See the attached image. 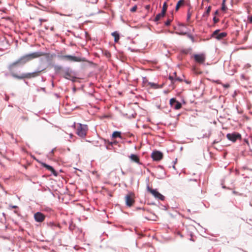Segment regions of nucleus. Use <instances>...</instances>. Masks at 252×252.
<instances>
[{
    "instance_id": "obj_7",
    "label": "nucleus",
    "mask_w": 252,
    "mask_h": 252,
    "mask_svg": "<svg viewBox=\"0 0 252 252\" xmlns=\"http://www.w3.org/2000/svg\"><path fill=\"white\" fill-rule=\"evenodd\" d=\"M193 58L195 61L200 64L204 63L206 59L205 55L204 54H195Z\"/></svg>"
},
{
    "instance_id": "obj_36",
    "label": "nucleus",
    "mask_w": 252,
    "mask_h": 252,
    "mask_svg": "<svg viewBox=\"0 0 252 252\" xmlns=\"http://www.w3.org/2000/svg\"><path fill=\"white\" fill-rule=\"evenodd\" d=\"M169 79H170V80L172 82H173V81H174L173 77L170 76L169 77Z\"/></svg>"
},
{
    "instance_id": "obj_2",
    "label": "nucleus",
    "mask_w": 252,
    "mask_h": 252,
    "mask_svg": "<svg viewBox=\"0 0 252 252\" xmlns=\"http://www.w3.org/2000/svg\"><path fill=\"white\" fill-rule=\"evenodd\" d=\"M40 55L41 54H39V53H37V52H36L29 54H26L22 56L19 59L21 62V64H24L27 62H29L34 59L40 57Z\"/></svg>"
},
{
    "instance_id": "obj_23",
    "label": "nucleus",
    "mask_w": 252,
    "mask_h": 252,
    "mask_svg": "<svg viewBox=\"0 0 252 252\" xmlns=\"http://www.w3.org/2000/svg\"><path fill=\"white\" fill-rule=\"evenodd\" d=\"M142 80L143 86L145 87H148V83H149L150 82L148 81L147 78L146 77H143Z\"/></svg>"
},
{
    "instance_id": "obj_25",
    "label": "nucleus",
    "mask_w": 252,
    "mask_h": 252,
    "mask_svg": "<svg viewBox=\"0 0 252 252\" xmlns=\"http://www.w3.org/2000/svg\"><path fill=\"white\" fill-rule=\"evenodd\" d=\"M167 3L166 2H165L163 3V6H162V10H161V12H162V13H164V14L166 13V10H167Z\"/></svg>"
},
{
    "instance_id": "obj_21",
    "label": "nucleus",
    "mask_w": 252,
    "mask_h": 252,
    "mask_svg": "<svg viewBox=\"0 0 252 252\" xmlns=\"http://www.w3.org/2000/svg\"><path fill=\"white\" fill-rule=\"evenodd\" d=\"M147 87L149 88L154 89H156L160 88L158 84L155 83H152V82H149V83H148V87Z\"/></svg>"
},
{
    "instance_id": "obj_44",
    "label": "nucleus",
    "mask_w": 252,
    "mask_h": 252,
    "mask_svg": "<svg viewBox=\"0 0 252 252\" xmlns=\"http://www.w3.org/2000/svg\"><path fill=\"white\" fill-rule=\"evenodd\" d=\"M217 143V142L216 141H214L213 142V143Z\"/></svg>"
},
{
    "instance_id": "obj_1",
    "label": "nucleus",
    "mask_w": 252,
    "mask_h": 252,
    "mask_svg": "<svg viewBox=\"0 0 252 252\" xmlns=\"http://www.w3.org/2000/svg\"><path fill=\"white\" fill-rule=\"evenodd\" d=\"M46 69V68H44L42 69L41 70H38L37 71H35L32 73H28L26 74H23L21 76H19L16 74H12V75L13 77L19 79H23L25 78H34L37 76H38L40 75L41 72L42 71H45Z\"/></svg>"
},
{
    "instance_id": "obj_28",
    "label": "nucleus",
    "mask_w": 252,
    "mask_h": 252,
    "mask_svg": "<svg viewBox=\"0 0 252 252\" xmlns=\"http://www.w3.org/2000/svg\"><path fill=\"white\" fill-rule=\"evenodd\" d=\"M177 101L175 98H171L170 100V104L172 106H173Z\"/></svg>"
},
{
    "instance_id": "obj_39",
    "label": "nucleus",
    "mask_w": 252,
    "mask_h": 252,
    "mask_svg": "<svg viewBox=\"0 0 252 252\" xmlns=\"http://www.w3.org/2000/svg\"><path fill=\"white\" fill-rule=\"evenodd\" d=\"M177 234H178V235H180L181 237H183V236L182 235L181 233L180 232H178L177 233Z\"/></svg>"
},
{
    "instance_id": "obj_43",
    "label": "nucleus",
    "mask_w": 252,
    "mask_h": 252,
    "mask_svg": "<svg viewBox=\"0 0 252 252\" xmlns=\"http://www.w3.org/2000/svg\"><path fill=\"white\" fill-rule=\"evenodd\" d=\"M224 86H225V87H228L229 86V85H226Z\"/></svg>"
},
{
    "instance_id": "obj_18",
    "label": "nucleus",
    "mask_w": 252,
    "mask_h": 252,
    "mask_svg": "<svg viewBox=\"0 0 252 252\" xmlns=\"http://www.w3.org/2000/svg\"><path fill=\"white\" fill-rule=\"evenodd\" d=\"M211 10V6H208L206 11L204 13V14L202 15V18H203V19H204L205 20H207V17H208V16L210 14Z\"/></svg>"
},
{
    "instance_id": "obj_31",
    "label": "nucleus",
    "mask_w": 252,
    "mask_h": 252,
    "mask_svg": "<svg viewBox=\"0 0 252 252\" xmlns=\"http://www.w3.org/2000/svg\"><path fill=\"white\" fill-rule=\"evenodd\" d=\"M213 21L215 24L217 23L219 21V19L217 18L215 16L213 18Z\"/></svg>"
},
{
    "instance_id": "obj_30",
    "label": "nucleus",
    "mask_w": 252,
    "mask_h": 252,
    "mask_svg": "<svg viewBox=\"0 0 252 252\" xmlns=\"http://www.w3.org/2000/svg\"><path fill=\"white\" fill-rule=\"evenodd\" d=\"M55 69L56 71H58L62 69V67L60 66H55Z\"/></svg>"
},
{
    "instance_id": "obj_12",
    "label": "nucleus",
    "mask_w": 252,
    "mask_h": 252,
    "mask_svg": "<svg viewBox=\"0 0 252 252\" xmlns=\"http://www.w3.org/2000/svg\"><path fill=\"white\" fill-rule=\"evenodd\" d=\"M37 53L41 54L40 57L41 56H45L48 61H51L55 57V54H50V53H46L41 52H37Z\"/></svg>"
},
{
    "instance_id": "obj_4",
    "label": "nucleus",
    "mask_w": 252,
    "mask_h": 252,
    "mask_svg": "<svg viewBox=\"0 0 252 252\" xmlns=\"http://www.w3.org/2000/svg\"><path fill=\"white\" fill-rule=\"evenodd\" d=\"M59 57L62 60H64L70 62H80L82 61L80 58L71 55L59 56Z\"/></svg>"
},
{
    "instance_id": "obj_22",
    "label": "nucleus",
    "mask_w": 252,
    "mask_h": 252,
    "mask_svg": "<svg viewBox=\"0 0 252 252\" xmlns=\"http://www.w3.org/2000/svg\"><path fill=\"white\" fill-rule=\"evenodd\" d=\"M165 14L164 13H162V12L157 14L156 17H155V21H158V20H159L162 17L164 16Z\"/></svg>"
},
{
    "instance_id": "obj_33",
    "label": "nucleus",
    "mask_w": 252,
    "mask_h": 252,
    "mask_svg": "<svg viewBox=\"0 0 252 252\" xmlns=\"http://www.w3.org/2000/svg\"><path fill=\"white\" fill-rule=\"evenodd\" d=\"M175 80L179 81L180 82H182V79L180 78L179 77H176V78L175 79Z\"/></svg>"
},
{
    "instance_id": "obj_34",
    "label": "nucleus",
    "mask_w": 252,
    "mask_h": 252,
    "mask_svg": "<svg viewBox=\"0 0 252 252\" xmlns=\"http://www.w3.org/2000/svg\"><path fill=\"white\" fill-rule=\"evenodd\" d=\"M145 8L147 10H149L150 9V5H146Z\"/></svg>"
},
{
    "instance_id": "obj_29",
    "label": "nucleus",
    "mask_w": 252,
    "mask_h": 252,
    "mask_svg": "<svg viewBox=\"0 0 252 252\" xmlns=\"http://www.w3.org/2000/svg\"><path fill=\"white\" fill-rule=\"evenodd\" d=\"M137 6L135 5L134 6H133L132 8H131L130 11L132 12H135L137 10Z\"/></svg>"
},
{
    "instance_id": "obj_9",
    "label": "nucleus",
    "mask_w": 252,
    "mask_h": 252,
    "mask_svg": "<svg viewBox=\"0 0 252 252\" xmlns=\"http://www.w3.org/2000/svg\"><path fill=\"white\" fill-rule=\"evenodd\" d=\"M226 137L229 140L235 142L238 139H241V135L239 133H228L226 135Z\"/></svg>"
},
{
    "instance_id": "obj_5",
    "label": "nucleus",
    "mask_w": 252,
    "mask_h": 252,
    "mask_svg": "<svg viewBox=\"0 0 252 252\" xmlns=\"http://www.w3.org/2000/svg\"><path fill=\"white\" fill-rule=\"evenodd\" d=\"M134 194L132 192L128 193L125 197L126 204L128 207L132 206L134 202Z\"/></svg>"
},
{
    "instance_id": "obj_6",
    "label": "nucleus",
    "mask_w": 252,
    "mask_h": 252,
    "mask_svg": "<svg viewBox=\"0 0 252 252\" xmlns=\"http://www.w3.org/2000/svg\"><path fill=\"white\" fill-rule=\"evenodd\" d=\"M147 189L149 192L152 193L156 198H157L161 200L164 199V196L158 192L156 189H152L149 186H147Z\"/></svg>"
},
{
    "instance_id": "obj_26",
    "label": "nucleus",
    "mask_w": 252,
    "mask_h": 252,
    "mask_svg": "<svg viewBox=\"0 0 252 252\" xmlns=\"http://www.w3.org/2000/svg\"><path fill=\"white\" fill-rule=\"evenodd\" d=\"M225 0H223L222 1V5H221V10L222 11H226V9H227L226 6H225Z\"/></svg>"
},
{
    "instance_id": "obj_16",
    "label": "nucleus",
    "mask_w": 252,
    "mask_h": 252,
    "mask_svg": "<svg viewBox=\"0 0 252 252\" xmlns=\"http://www.w3.org/2000/svg\"><path fill=\"white\" fill-rule=\"evenodd\" d=\"M111 35L114 38L115 43H118L120 37L119 33L118 32H115L111 33Z\"/></svg>"
},
{
    "instance_id": "obj_19",
    "label": "nucleus",
    "mask_w": 252,
    "mask_h": 252,
    "mask_svg": "<svg viewBox=\"0 0 252 252\" xmlns=\"http://www.w3.org/2000/svg\"><path fill=\"white\" fill-rule=\"evenodd\" d=\"M43 166L45 167L48 170L51 171L52 173H53L54 175H57V173L56 171L54 170V169L51 166L47 165L45 163L43 164Z\"/></svg>"
},
{
    "instance_id": "obj_17",
    "label": "nucleus",
    "mask_w": 252,
    "mask_h": 252,
    "mask_svg": "<svg viewBox=\"0 0 252 252\" xmlns=\"http://www.w3.org/2000/svg\"><path fill=\"white\" fill-rule=\"evenodd\" d=\"M117 138H120L121 139H122L121 132L120 131H116L112 133L111 138L115 139Z\"/></svg>"
},
{
    "instance_id": "obj_15",
    "label": "nucleus",
    "mask_w": 252,
    "mask_h": 252,
    "mask_svg": "<svg viewBox=\"0 0 252 252\" xmlns=\"http://www.w3.org/2000/svg\"><path fill=\"white\" fill-rule=\"evenodd\" d=\"M129 157L131 161L137 163H140V160L138 156L134 154H131Z\"/></svg>"
},
{
    "instance_id": "obj_41",
    "label": "nucleus",
    "mask_w": 252,
    "mask_h": 252,
    "mask_svg": "<svg viewBox=\"0 0 252 252\" xmlns=\"http://www.w3.org/2000/svg\"><path fill=\"white\" fill-rule=\"evenodd\" d=\"M218 13H219V11H218V10H217L215 12V15H217V14H218Z\"/></svg>"
},
{
    "instance_id": "obj_13",
    "label": "nucleus",
    "mask_w": 252,
    "mask_h": 252,
    "mask_svg": "<svg viewBox=\"0 0 252 252\" xmlns=\"http://www.w3.org/2000/svg\"><path fill=\"white\" fill-rule=\"evenodd\" d=\"M63 77L67 79H69L73 81H74L76 79L75 77L72 75L71 72L69 70H67L64 71Z\"/></svg>"
},
{
    "instance_id": "obj_14",
    "label": "nucleus",
    "mask_w": 252,
    "mask_h": 252,
    "mask_svg": "<svg viewBox=\"0 0 252 252\" xmlns=\"http://www.w3.org/2000/svg\"><path fill=\"white\" fill-rule=\"evenodd\" d=\"M18 64H21V62L20 60V59H19L18 60L16 61L15 62L10 63L8 65V68L10 71H11L13 69L14 67H15L16 65H17Z\"/></svg>"
},
{
    "instance_id": "obj_10",
    "label": "nucleus",
    "mask_w": 252,
    "mask_h": 252,
    "mask_svg": "<svg viewBox=\"0 0 252 252\" xmlns=\"http://www.w3.org/2000/svg\"><path fill=\"white\" fill-rule=\"evenodd\" d=\"M151 157L154 160L159 161L163 158V154L160 152L154 151L152 153Z\"/></svg>"
},
{
    "instance_id": "obj_27",
    "label": "nucleus",
    "mask_w": 252,
    "mask_h": 252,
    "mask_svg": "<svg viewBox=\"0 0 252 252\" xmlns=\"http://www.w3.org/2000/svg\"><path fill=\"white\" fill-rule=\"evenodd\" d=\"M173 17H172L171 18H169L165 23V25L166 26H169L170 25V23L171 21H172Z\"/></svg>"
},
{
    "instance_id": "obj_37",
    "label": "nucleus",
    "mask_w": 252,
    "mask_h": 252,
    "mask_svg": "<svg viewBox=\"0 0 252 252\" xmlns=\"http://www.w3.org/2000/svg\"><path fill=\"white\" fill-rule=\"evenodd\" d=\"M110 145V142H108V143L106 144V148L107 149H109V145Z\"/></svg>"
},
{
    "instance_id": "obj_42",
    "label": "nucleus",
    "mask_w": 252,
    "mask_h": 252,
    "mask_svg": "<svg viewBox=\"0 0 252 252\" xmlns=\"http://www.w3.org/2000/svg\"><path fill=\"white\" fill-rule=\"evenodd\" d=\"M145 219H147V220H151V219L148 218L147 217H145Z\"/></svg>"
},
{
    "instance_id": "obj_20",
    "label": "nucleus",
    "mask_w": 252,
    "mask_h": 252,
    "mask_svg": "<svg viewBox=\"0 0 252 252\" xmlns=\"http://www.w3.org/2000/svg\"><path fill=\"white\" fill-rule=\"evenodd\" d=\"M185 0H179L176 4V8H175L176 11H178L179 10V9L180 8V7H181L182 6L184 5L185 4Z\"/></svg>"
},
{
    "instance_id": "obj_40",
    "label": "nucleus",
    "mask_w": 252,
    "mask_h": 252,
    "mask_svg": "<svg viewBox=\"0 0 252 252\" xmlns=\"http://www.w3.org/2000/svg\"><path fill=\"white\" fill-rule=\"evenodd\" d=\"M190 14H188V19H190Z\"/></svg>"
},
{
    "instance_id": "obj_8",
    "label": "nucleus",
    "mask_w": 252,
    "mask_h": 252,
    "mask_svg": "<svg viewBox=\"0 0 252 252\" xmlns=\"http://www.w3.org/2000/svg\"><path fill=\"white\" fill-rule=\"evenodd\" d=\"M34 219L36 222H42L45 219V216L42 213L38 212L34 214Z\"/></svg>"
},
{
    "instance_id": "obj_3",
    "label": "nucleus",
    "mask_w": 252,
    "mask_h": 252,
    "mask_svg": "<svg viewBox=\"0 0 252 252\" xmlns=\"http://www.w3.org/2000/svg\"><path fill=\"white\" fill-rule=\"evenodd\" d=\"M77 134L81 137H84L87 134L88 126L87 125L79 124L77 126Z\"/></svg>"
},
{
    "instance_id": "obj_38",
    "label": "nucleus",
    "mask_w": 252,
    "mask_h": 252,
    "mask_svg": "<svg viewBox=\"0 0 252 252\" xmlns=\"http://www.w3.org/2000/svg\"><path fill=\"white\" fill-rule=\"evenodd\" d=\"M190 240L192 241H194V240L193 239V237H192V236L191 235H190Z\"/></svg>"
},
{
    "instance_id": "obj_32",
    "label": "nucleus",
    "mask_w": 252,
    "mask_h": 252,
    "mask_svg": "<svg viewBox=\"0 0 252 252\" xmlns=\"http://www.w3.org/2000/svg\"><path fill=\"white\" fill-rule=\"evenodd\" d=\"M117 143L118 142L116 141V140H113V139L111 138V145H112L113 144L116 145Z\"/></svg>"
},
{
    "instance_id": "obj_24",
    "label": "nucleus",
    "mask_w": 252,
    "mask_h": 252,
    "mask_svg": "<svg viewBox=\"0 0 252 252\" xmlns=\"http://www.w3.org/2000/svg\"><path fill=\"white\" fill-rule=\"evenodd\" d=\"M173 107H174V109H176V110H178L179 109H180L182 107V104L180 102H179V101H177L175 104L173 106H172Z\"/></svg>"
},
{
    "instance_id": "obj_11",
    "label": "nucleus",
    "mask_w": 252,
    "mask_h": 252,
    "mask_svg": "<svg viewBox=\"0 0 252 252\" xmlns=\"http://www.w3.org/2000/svg\"><path fill=\"white\" fill-rule=\"evenodd\" d=\"M220 30H218L215 31L212 33V36L216 38L217 39H221L225 37L227 34L225 32H221L219 33Z\"/></svg>"
},
{
    "instance_id": "obj_35",
    "label": "nucleus",
    "mask_w": 252,
    "mask_h": 252,
    "mask_svg": "<svg viewBox=\"0 0 252 252\" xmlns=\"http://www.w3.org/2000/svg\"><path fill=\"white\" fill-rule=\"evenodd\" d=\"M39 21H40L41 24L43 22H46L47 20L46 19H40Z\"/></svg>"
}]
</instances>
